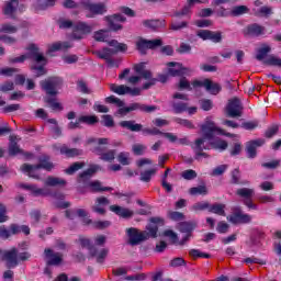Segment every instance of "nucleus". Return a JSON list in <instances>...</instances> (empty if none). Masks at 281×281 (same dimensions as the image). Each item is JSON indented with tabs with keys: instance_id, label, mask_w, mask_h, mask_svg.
Masks as SVG:
<instances>
[{
	"instance_id": "obj_1",
	"label": "nucleus",
	"mask_w": 281,
	"mask_h": 281,
	"mask_svg": "<svg viewBox=\"0 0 281 281\" xmlns=\"http://www.w3.org/2000/svg\"><path fill=\"white\" fill-rule=\"evenodd\" d=\"M26 54L19 57L9 58L10 65H16V63H25L26 60H33L36 65L31 66V71H34L35 78H41V76H47V69L45 66L48 60L47 57L41 52V48L34 43L26 47Z\"/></svg>"
},
{
	"instance_id": "obj_2",
	"label": "nucleus",
	"mask_w": 281,
	"mask_h": 281,
	"mask_svg": "<svg viewBox=\"0 0 281 281\" xmlns=\"http://www.w3.org/2000/svg\"><path fill=\"white\" fill-rule=\"evenodd\" d=\"M202 137L196 138L194 144L191 145L192 150L195 154V159L199 160L200 157L207 158L209 155L204 150H210V147L205 146V142H212L214 135L218 133L220 135H225L226 137H232L231 133H225L224 130L216 127V124L212 121H206L201 125Z\"/></svg>"
},
{
	"instance_id": "obj_3",
	"label": "nucleus",
	"mask_w": 281,
	"mask_h": 281,
	"mask_svg": "<svg viewBox=\"0 0 281 281\" xmlns=\"http://www.w3.org/2000/svg\"><path fill=\"white\" fill-rule=\"evenodd\" d=\"M119 126H121V128H126L127 131H131L132 133H139L142 132L143 135H162V137H166V139H169V142H171V144H175V142H177V135L172 134V133H164L161 132L158 127H145L144 125L136 123L135 121H121L119 123Z\"/></svg>"
},
{
	"instance_id": "obj_4",
	"label": "nucleus",
	"mask_w": 281,
	"mask_h": 281,
	"mask_svg": "<svg viewBox=\"0 0 281 281\" xmlns=\"http://www.w3.org/2000/svg\"><path fill=\"white\" fill-rule=\"evenodd\" d=\"M178 229L181 234H184L181 240H179V235H177V233H175V231L172 229L165 231L164 236H167L168 238H170L172 245H179L180 247H183V245L190 241L192 232L196 229V222L194 221L180 222L178 225Z\"/></svg>"
},
{
	"instance_id": "obj_5",
	"label": "nucleus",
	"mask_w": 281,
	"mask_h": 281,
	"mask_svg": "<svg viewBox=\"0 0 281 281\" xmlns=\"http://www.w3.org/2000/svg\"><path fill=\"white\" fill-rule=\"evenodd\" d=\"M81 8L89 12L86 16L87 19H93L95 16H102L106 14V4L104 2H93V0H81Z\"/></svg>"
},
{
	"instance_id": "obj_6",
	"label": "nucleus",
	"mask_w": 281,
	"mask_h": 281,
	"mask_svg": "<svg viewBox=\"0 0 281 281\" xmlns=\"http://www.w3.org/2000/svg\"><path fill=\"white\" fill-rule=\"evenodd\" d=\"M42 91H45L46 95L55 98L58 95V89L63 87V78L60 77H48L40 82Z\"/></svg>"
},
{
	"instance_id": "obj_7",
	"label": "nucleus",
	"mask_w": 281,
	"mask_h": 281,
	"mask_svg": "<svg viewBox=\"0 0 281 281\" xmlns=\"http://www.w3.org/2000/svg\"><path fill=\"white\" fill-rule=\"evenodd\" d=\"M159 108L157 105H146L139 102L130 103V105L121 108L117 110L119 115H128L133 111H139L140 113H155Z\"/></svg>"
},
{
	"instance_id": "obj_8",
	"label": "nucleus",
	"mask_w": 281,
	"mask_h": 281,
	"mask_svg": "<svg viewBox=\"0 0 281 281\" xmlns=\"http://www.w3.org/2000/svg\"><path fill=\"white\" fill-rule=\"evenodd\" d=\"M172 99L173 101L171 102V106L176 115L186 113V111H188V106H190V104H188V101L190 100L188 94L176 92L172 94Z\"/></svg>"
},
{
	"instance_id": "obj_9",
	"label": "nucleus",
	"mask_w": 281,
	"mask_h": 281,
	"mask_svg": "<svg viewBox=\"0 0 281 281\" xmlns=\"http://www.w3.org/2000/svg\"><path fill=\"white\" fill-rule=\"evenodd\" d=\"M0 260L5 262L7 269H15V267H19V249L13 247L4 250L0 256Z\"/></svg>"
},
{
	"instance_id": "obj_10",
	"label": "nucleus",
	"mask_w": 281,
	"mask_h": 281,
	"mask_svg": "<svg viewBox=\"0 0 281 281\" xmlns=\"http://www.w3.org/2000/svg\"><path fill=\"white\" fill-rule=\"evenodd\" d=\"M168 75L172 78H180L183 76H190L192 74V69L189 67H184L183 64L177 61L167 63Z\"/></svg>"
},
{
	"instance_id": "obj_11",
	"label": "nucleus",
	"mask_w": 281,
	"mask_h": 281,
	"mask_svg": "<svg viewBox=\"0 0 281 281\" xmlns=\"http://www.w3.org/2000/svg\"><path fill=\"white\" fill-rule=\"evenodd\" d=\"M37 165L24 164V170H46L47 172H52L54 170V162H52V157L49 155H42L38 158Z\"/></svg>"
},
{
	"instance_id": "obj_12",
	"label": "nucleus",
	"mask_w": 281,
	"mask_h": 281,
	"mask_svg": "<svg viewBox=\"0 0 281 281\" xmlns=\"http://www.w3.org/2000/svg\"><path fill=\"white\" fill-rule=\"evenodd\" d=\"M225 112L226 117H243V102H240V99L235 97L228 100Z\"/></svg>"
},
{
	"instance_id": "obj_13",
	"label": "nucleus",
	"mask_w": 281,
	"mask_h": 281,
	"mask_svg": "<svg viewBox=\"0 0 281 281\" xmlns=\"http://www.w3.org/2000/svg\"><path fill=\"white\" fill-rule=\"evenodd\" d=\"M126 235L128 236V243L132 245V247L139 245V243H144V240H148V233H139V231L135 227L127 228Z\"/></svg>"
},
{
	"instance_id": "obj_14",
	"label": "nucleus",
	"mask_w": 281,
	"mask_h": 281,
	"mask_svg": "<svg viewBox=\"0 0 281 281\" xmlns=\"http://www.w3.org/2000/svg\"><path fill=\"white\" fill-rule=\"evenodd\" d=\"M193 87H204L206 89V91H209V93H211V95H218V93H221L222 91V87L218 83H214L212 80L210 79H204L203 81L201 80H194L192 82Z\"/></svg>"
},
{
	"instance_id": "obj_15",
	"label": "nucleus",
	"mask_w": 281,
	"mask_h": 281,
	"mask_svg": "<svg viewBox=\"0 0 281 281\" xmlns=\"http://www.w3.org/2000/svg\"><path fill=\"white\" fill-rule=\"evenodd\" d=\"M93 26L87 24V22H79L74 26L72 38L81 41L82 36L91 34Z\"/></svg>"
},
{
	"instance_id": "obj_16",
	"label": "nucleus",
	"mask_w": 281,
	"mask_h": 281,
	"mask_svg": "<svg viewBox=\"0 0 281 281\" xmlns=\"http://www.w3.org/2000/svg\"><path fill=\"white\" fill-rule=\"evenodd\" d=\"M8 154H9V157H16V155H22L27 159L32 157V153L21 149V146H19V143H16V140L14 139V136H10Z\"/></svg>"
},
{
	"instance_id": "obj_17",
	"label": "nucleus",
	"mask_w": 281,
	"mask_h": 281,
	"mask_svg": "<svg viewBox=\"0 0 281 281\" xmlns=\"http://www.w3.org/2000/svg\"><path fill=\"white\" fill-rule=\"evenodd\" d=\"M149 225L146 227L147 229V238H157V232H159V225H164V218L161 217H150Z\"/></svg>"
},
{
	"instance_id": "obj_18",
	"label": "nucleus",
	"mask_w": 281,
	"mask_h": 281,
	"mask_svg": "<svg viewBox=\"0 0 281 281\" xmlns=\"http://www.w3.org/2000/svg\"><path fill=\"white\" fill-rule=\"evenodd\" d=\"M227 221L233 225H240V223H247V214L243 213L240 206H236L233 209V214L227 217Z\"/></svg>"
},
{
	"instance_id": "obj_19",
	"label": "nucleus",
	"mask_w": 281,
	"mask_h": 281,
	"mask_svg": "<svg viewBox=\"0 0 281 281\" xmlns=\"http://www.w3.org/2000/svg\"><path fill=\"white\" fill-rule=\"evenodd\" d=\"M88 144H98L95 147H93L92 153L101 157L103 153H106L109 138H89Z\"/></svg>"
},
{
	"instance_id": "obj_20",
	"label": "nucleus",
	"mask_w": 281,
	"mask_h": 281,
	"mask_svg": "<svg viewBox=\"0 0 281 281\" xmlns=\"http://www.w3.org/2000/svg\"><path fill=\"white\" fill-rule=\"evenodd\" d=\"M106 21L109 22V27L112 32H120V30H122V24L117 23H124L126 19L124 18V15L116 13L108 16Z\"/></svg>"
},
{
	"instance_id": "obj_21",
	"label": "nucleus",
	"mask_w": 281,
	"mask_h": 281,
	"mask_svg": "<svg viewBox=\"0 0 281 281\" xmlns=\"http://www.w3.org/2000/svg\"><path fill=\"white\" fill-rule=\"evenodd\" d=\"M16 10H19V0H9L4 3L2 12L4 16L16 19Z\"/></svg>"
},
{
	"instance_id": "obj_22",
	"label": "nucleus",
	"mask_w": 281,
	"mask_h": 281,
	"mask_svg": "<svg viewBox=\"0 0 281 281\" xmlns=\"http://www.w3.org/2000/svg\"><path fill=\"white\" fill-rule=\"evenodd\" d=\"M44 254L46 258H49L47 260V266L48 267H58L63 262V256L58 252L54 254V250L52 248H46L44 250Z\"/></svg>"
},
{
	"instance_id": "obj_23",
	"label": "nucleus",
	"mask_w": 281,
	"mask_h": 281,
	"mask_svg": "<svg viewBox=\"0 0 281 281\" xmlns=\"http://www.w3.org/2000/svg\"><path fill=\"white\" fill-rule=\"evenodd\" d=\"M21 188L24 190H30L33 196H49V194H52L49 189L38 188L36 184H21Z\"/></svg>"
},
{
	"instance_id": "obj_24",
	"label": "nucleus",
	"mask_w": 281,
	"mask_h": 281,
	"mask_svg": "<svg viewBox=\"0 0 281 281\" xmlns=\"http://www.w3.org/2000/svg\"><path fill=\"white\" fill-rule=\"evenodd\" d=\"M78 243L82 247V249H88L89 255L91 258H94V256H98V248L91 244V239L87 238L82 235L79 236Z\"/></svg>"
},
{
	"instance_id": "obj_25",
	"label": "nucleus",
	"mask_w": 281,
	"mask_h": 281,
	"mask_svg": "<svg viewBox=\"0 0 281 281\" xmlns=\"http://www.w3.org/2000/svg\"><path fill=\"white\" fill-rule=\"evenodd\" d=\"M110 212H113L116 214V216H120L121 218H133L135 212H133L130 209L122 207L120 205H110Z\"/></svg>"
},
{
	"instance_id": "obj_26",
	"label": "nucleus",
	"mask_w": 281,
	"mask_h": 281,
	"mask_svg": "<svg viewBox=\"0 0 281 281\" xmlns=\"http://www.w3.org/2000/svg\"><path fill=\"white\" fill-rule=\"evenodd\" d=\"M265 145V139H255V140H250L248 143V148H247V153H248V158L249 159H256L258 153L256 151L257 148H260V146Z\"/></svg>"
},
{
	"instance_id": "obj_27",
	"label": "nucleus",
	"mask_w": 281,
	"mask_h": 281,
	"mask_svg": "<svg viewBox=\"0 0 281 281\" xmlns=\"http://www.w3.org/2000/svg\"><path fill=\"white\" fill-rule=\"evenodd\" d=\"M9 232L11 236H18V234H24V236H30L31 228L27 225H19L16 223H12L9 226Z\"/></svg>"
},
{
	"instance_id": "obj_28",
	"label": "nucleus",
	"mask_w": 281,
	"mask_h": 281,
	"mask_svg": "<svg viewBox=\"0 0 281 281\" xmlns=\"http://www.w3.org/2000/svg\"><path fill=\"white\" fill-rule=\"evenodd\" d=\"M83 225H92L93 229H106L111 227V221H94L92 222L91 218H83L82 220Z\"/></svg>"
},
{
	"instance_id": "obj_29",
	"label": "nucleus",
	"mask_w": 281,
	"mask_h": 281,
	"mask_svg": "<svg viewBox=\"0 0 281 281\" xmlns=\"http://www.w3.org/2000/svg\"><path fill=\"white\" fill-rule=\"evenodd\" d=\"M143 25L154 32H157V30L166 27V20H145L143 21Z\"/></svg>"
},
{
	"instance_id": "obj_30",
	"label": "nucleus",
	"mask_w": 281,
	"mask_h": 281,
	"mask_svg": "<svg viewBox=\"0 0 281 281\" xmlns=\"http://www.w3.org/2000/svg\"><path fill=\"white\" fill-rule=\"evenodd\" d=\"M115 54H117V50L109 47H104L101 50L95 52V56L101 60H109V58L115 56Z\"/></svg>"
},
{
	"instance_id": "obj_31",
	"label": "nucleus",
	"mask_w": 281,
	"mask_h": 281,
	"mask_svg": "<svg viewBox=\"0 0 281 281\" xmlns=\"http://www.w3.org/2000/svg\"><path fill=\"white\" fill-rule=\"evenodd\" d=\"M98 172V166H92L85 170L83 172L79 173L78 176V183H81V181H89L93 175Z\"/></svg>"
},
{
	"instance_id": "obj_32",
	"label": "nucleus",
	"mask_w": 281,
	"mask_h": 281,
	"mask_svg": "<svg viewBox=\"0 0 281 281\" xmlns=\"http://www.w3.org/2000/svg\"><path fill=\"white\" fill-rule=\"evenodd\" d=\"M91 192H112L113 188L111 187H102V182L100 180H95L88 183Z\"/></svg>"
},
{
	"instance_id": "obj_33",
	"label": "nucleus",
	"mask_w": 281,
	"mask_h": 281,
	"mask_svg": "<svg viewBox=\"0 0 281 281\" xmlns=\"http://www.w3.org/2000/svg\"><path fill=\"white\" fill-rule=\"evenodd\" d=\"M270 52H271V46H269L267 44H262L261 47H259L257 49L256 59L265 63V60H267V58H269L268 54Z\"/></svg>"
},
{
	"instance_id": "obj_34",
	"label": "nucleus",
	"mask_w": 281,
	"mask_h": 281,
	"mask_svg": "<svg viewBox=\"0 0 281 281\" xmlns=\"http://www.w3.org/2000/svg\"><path fill=\"white\" fill-rule=\"evenodd\" d=\"M265 26L260 24H250L247 29L248 36H262L265 34Z\"/></svg>"
},
{
	"instance_id": "obj_35",
	"label": "nucleus",
	"mask_w": 281,
	"mask_h": 281,
	"mask_svg": "<svg viewBox=\"0 0 281 281\" xmlns=\"http://www.w3.org/2000/svg\"><path fill=\"white\" fill-rule=\"evenodd\" d=\"M209 212L211 214H216L217 216H225V204H221V203L209 204Z\"/></svg>"
},
{
	"instance_id": "obj_36",
	"label": "nucleus",
	"mask_w": 281,
	"mask_h": 281,
	"mask_svg": "<svg viewBox=\"0 0 281 281\" xmlns=\"http://www.w3.org/2000/svg\"><path fill=\"white\" fill-rule=\"evenodd\" d=\"M70 47L71 44L69 42H57L48 47V54H52L53 52H60V49L66 50Z\"/></svg>"
},
{
	"instance_id": "obj_37",
	"label": "nucleus",
	"mask_w": 281,
	"mask_h": 281,
	"mask_svg": "<svg viewBox=\"0 0 281 281\" xmlns=\"http://www.w3.org/2000/svg\"><path fill=\"white\" fill-rule=\"evenodd\" d=\"M210 146L211 148H213V150H227V146L228 144L226 143V140L221 139V138H216L214 140H210Z\"/></svg>"
},
{
	"instance_id": "obj_38",
	"label": "nucleus",
	"mask_w": 281,
	"mask_h": 281,
	"mask_svg": "<svg viewBox=\"0 0 281 281\" xmlns=\"http://www.w3.org/2000/svg\"><path fill=\"white\" fill-rule=\"evenodd\" d=\"M67 181H65L64 179L60 178H56V177H47L46 180L44 181V186H48L50 188H56V186H66Z\"/></svg>"
},
{
	"instance_id": "obj_39",
	"label": "nucleus",
	"mask_w": 281,
	"mask_h": 281,
	"mask_svg": "<svg viewBox=\"0 0 281 281\" xmlns=\"http://www.w3.org/2000/svg\"><path fill=\"white\" fill-rule=\"evenodd\" d=\"M110 91L116 93V95H126V93H128L130 91V87L124 85L117 86L115 83H111Z\"/></svg>"
},
{
	"instance_id": "obj_40",
	"label": "nucleus",
	"mask_w": 281,
	"mask_h": 281,
	"mask_svg": "<svg viewBox=\"0 0 281 281\" xmlns=\"http://www.w3.org/2000/svg\"><path fill=\"white\" fill-rule=\"evenodd\" d=\"M60 154L67 155L68 157H79V155H82V149L68 148L67 146H63L60 148Z\"/></svg>"
},
{
	"instance_id": "obj_41",
	"label": "nucleus",
	"mask_w": 281,
	"mask_h": 281,
	"mask_svg": "<svg viewBox=\"0 0 281 281\" xmlns=\"http://www.w3.org/2000/svg\"><path fill=\"white\" fill-rule=\"evenodd\" d=\"M79 122L93 126V124H98V122H100V119H98L97 115H81L79 116Z\"/></svg>"
},
{
	"instance_id": "obj_42",
	"label": "nucleus",
	"mask_w": 281,
	"mask_h": 281,
	"mask_svg": "<svg viewBox=\"0 0 281 281\" xmlns=\"http://www.w3.org/2000/svg\"><path fill=\"white\" fill-rule=\"evenodd\" d=\"M263 65H269L270 67L281 68V58L276 55H269L265 60Z\"/></svg>"
},
{
	"instance_id": "obj_43",
	"label": "nucleus",
	"mask_w": 281,
	"mask_h": 281,
	"mask_svg": "<svg viewBox=\"0 0 281 281\" xmlns=\"http://www.w3.org/2000/svg\"><path fill=\"white\" fill-rule=\"evenodd\" d=\"M189 192L192 196H196L199 194L201 196H205L207 194V187H205V184L193 187L189 190Z\"/></svg>"
},
{
	"instance_id": "obj_44",
	"label": "nucleus",
	"mask_w": 281,
	"mask_h": 281,
	"mask_svg": "<svg viewBox=\"0 0 281 281\" xmlns=\"http://www.w3.org/2000/svg\"><path fill=\"white\" fill-rule=\"evenodd\" d=\"M82 168H85V162H74L70 167H68L67 169H65V173L66 175H76V172H78V170H82Z\"/></svg>"
},
{
	"instance_id": "obj_45",
	"label": "nucleus",
	"mask_w": 281,
	"mask_h": 281,
	"mask_svg": "<svg viewBox=\"0 0 281 281\" xmlns=\"http://www.w3.org/2000/svg\"><path fill=\"white\" fill-rule=\"evenodd\" d=\"M109 38V30H100L94 32V41L98 43H106Z\"/></svg>"
},
{
	"instance_id": "obj_46",
	"label": "nucleus",
	"mask_w": 281,
	"mask_h": 281,
	"mask_svg": "<svg viewBox=\"0 0 281 281\" xmlns=\"http://www.w3.org/2000/svg\"><path fill=\"white\" fill-rule=\"evenodd\" d=\"M136 49L140 54H146V50L149 49L148 40H146L144 37H139L138 41L136 42Z\"/></svg>"
},
{
	"instance_id": "obj_47",
	"label": "nucleus",
	"mask_w": 281,
	"mask_h": 281,
	"mask_svg": "<svg viewBox=\"0 0 281 281\" xmlns=\"http://www.w3.org/2000/svg\"><path fill=\"white\" fill-rule=\"evenodd\" d=\"M46 104H49L50 109L53 111H63L65 108H63V104L60 102H56L55 98L48 97L45 99Z\"/></svg>"
},
{
	"instance_id": "obj_48",
	"label": "nucleus",
	"mask_w": 281,
	"mask_h": 281,
	"mask_svg": "<svg viewBox=\"0 0 281 281\" xmlns=\"http://www.w3.org/2000/svg\"><path fill=\"white\" fill-rule=\"evenodd\" d=\"M169 267H172L173 269H177L178 267H188V262L183 257H176L170 260Z\"/></svg>"
},
{
	"instance_id": "obj_49",
	"label": "nucleus",
	"mask_w": 281,
	"mask_h": 281,
	"mask_svg": "<svg viewBox=\"0 0 281 281\" xmlns=\"http://www.w3.org/2000/svg\"><path fill=\"white\" fill-rule=\"evenodd\" d=\"M191 12H192V8L188 4H186L180 11H176L173 13V16H176V19H181L183 16H188L190 19Z\"/></svg>"
},
{
	"instance_id": "obj_50",
	"label": "nucleus",
	"mask_w": 281,
	"mask_h": 281,
	"mask_svg": "<svg viewBox=\"0 0 281 281\" xmlns=\"http://www.w3.org/2000/svg\"><path fill=\"white\" fill-rule=\"evenodd\" d=\"M106 104H115V106H119V109H124V101H122L120 98L115 95H110L105 98Z\"/></svg>"
},
{
	"instance_id": "obj_51",
	"label": "nucleus",
	"mask_w": 281,
	"mask_h": 281,
	"mask_svg": "<svg viewBox=\"0 0 281 281\" xmlns=\"http://www.w3.org/2000/svg\"><path fill=\"white\" fill-rule=\"evenodd\" d=\"M0 32H3L4 34H16L19 32V27L10 23H4L1 25Z\"/></svg>"
},
{
	"instance_id": "obj_52",
	"label": "nucleus",
	"mask_w": 281,
	"mask_h": 281,
	"mask_svg": "<svg viewBox=\"0 0 281 281\" xmlns=\"http://www.w3.org/2000/svg\"><path fill=\"white\" fill-rule=\"evenodd\" d=\"M262 232L258 229H254L250 232V245H258L260 243V238H262Z\"/></svg>"
},
{
	"instance_id": "obj_53",
	"label": "nucleus",
	"mask_w": 281,
	"mask_h": 281,
	"mask_svg": "<svg viewBox=\"0 0 281 281\" xmlns=\"http://www.w3.org/2000/svg\"><path fill=\"white\" fill-rule=\"evenodd\" d=\"M157 172V169H149L140 172V181L144 183H149L150 179H153V175Z\"/></svg>"
},
{
	"instance_id": "obj_54",
	"label": "nucleus",
	"mask_w": 281,
	"mask_h": 281,
	"mask_svg": "<svg viewBox=\"0 0 281 281\" xmlns=\"http://www.w3.org/2000/svg\"><path fill=\"white\" fill-rule=\"evenodd\" d=\"M178 89L180 91H186V90L192 91V86L190 85V81H188V79L184 76L180 77V81L178 83Z\"/></svg>"
},
{
	"instance_id": "obj_55",
	"label": "nucleus",
	"mask_w": 281,
	"mask_h": 281,
	"mask_svg": "<svg viewBox=\"0 0 281 281\" xmlns=\"http://www.w3.org/2000/svg\"><path fill=\"white\" fill-rule=\"evenodd\" d=\"M101 124L106 128H113V126H115V121L113 120V116H111V114H104L102 115Z\"/></svg>"
},
{
	"instance_id": "obj_56",
	"label": "nucleus",
	"mask_w": 281,
	"mask_h": 281,
	"mask_svg": "<svg viewBox=\"0 0 281 281\" xmlns=\"http://www.w3.org/2000/svg\"><path fill=\"white\" fill-rule=\"evenodd\" d=\"M109 256V249L106 248H102L99 252H98V248H97V255L94 256V258H97V262L98 265H103L104 260H106V257Z\"/></svg>"
},
{
	"instance_id": "obj_57",
	"label": "nucleus",
	"mask_w": 281,
	"mask_h": 281,
	"mask_svg": "<svg viewBox=\"0 0 281 281\" xmlns=\"http://www.w3.org/2000/svg\"><path fill=\"white\" fill-rule=\"evenodd\" d=\"M243 14H247V5L233 7L231 11L232 16H243Z\"/></svg>"
},
{
	"instance_id": "obj_58",
	"label": "nucleus",
	"mask_w": 281,
	"mask_h": 281,
	"mask_svg": "<svg viewBox=\"0 0 281 281\" xmlns=\"http://www.w3.org/2000/svg\"><path fill=\"white\" fill-rule=\"evenodd\" d=\"M188 27V21H172L169 30H172V32H179L180 30H186Z\"/></svg>"
},
{
	"instance_id": "obj_59",
	"label": "nucleus",
	"mask_w": 281,
	"mask_h": 281,
	"mask_svg": "<svg viewBox=\"0 0 281 281\" xmlns=\"http://www.w3.org/2000/svg\"><path fill=\"white\" fill-rule=\"evenodd\" d=\"M57 25H59V30H71L74 27V21L60 18L57 21Z\"/></svg>"
},
{
	"instance_id": "obj_60",
	"label": "nucleus",
	"mask_w": 281,
	"mask_h": 281,
	"mask_svg": "<svg viewBox=\"0 0 281 281\" xmlns=\"http://www.w3.org/2000/svg\"><path fill=\"white\" fill-rule=\"evenodd\" d=\"M132 153H134V155H136V157H142V155H144V153H146V145L134 144L132 146Z\"/></svg>"
},
{
	"instance_id": "obj_61",
	"label": "nucleus",
	"mask_w": 281,
	"mask_h": 281,
	"mask_svg": "<svg viewBox=\"0 0 281 281\" xmlns=\"http://www.w3.org/2000/svg\"><path fill=\"white\" fill-rule=\"evenodd\" d=\"M175 122L177 124H180V126H184V128H194V123H192V121L188 120V119H181V117H176Z\"/></svg>"
},
{
	"instance_id": "obj_62",
	"label": "nucleus",
	"mask_w": 281,
	"mask_h": 281,
	"mask_svg": "<svg viewBox=\"0 0 281 281\" xmlns=\"http://www.w3.org/2000/svg\"><path fill=\"white\" fill-rule=\"evenodd\" d=\"M101 161H113L115 159V149H110L108 151H104L100 156Z\"/></svg>"
},
{
	"instance_id": "obj_63",
	"label": "nucleus",
	"mask_w": 281,
	"mask_h": 281,
	"mask_svg": "<svg viewBox=\"0 0 281 281\" xmlns=\"http://www.w3.org/2000/svg\"><path fill=\"white\" fill-rule=\"evenodd\" d=\"M200 106L202 111H212L214 109V102L210 99H202L200 100Z\"/></svg>"
},
{
	"instance_id": "obj_64",
	"label": "nucleus",
	"mask_w": 281,
	"mask_h": 281,
	"mask_svg": "<svg viewBox=\"0 0 281 281\" xmlns=\"http://www.w3.org/2000/svg\"><path fill=\"white\" fill-rule=\"evenodd\" d=\"M9 91H14L13 81H5L2 85H0V92L8 93Z\"/></svg>"
}]
</instances>
